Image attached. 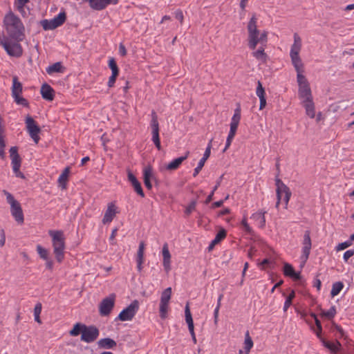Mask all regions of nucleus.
I'll use <instances>...</instances> for the list:
<instances>
[{
    "mask_svg": "<svg viewBox=\"0 0 354 354\" xmlns=\"http://www.w3.org/2000/svg\"><path fill=\"white\" fill-rule=\"evenodd\" d=\"M10 156L11 158V165L12 168L21 167V158L18 153V148L17 147H12L10 150Z\"/></svg>",
    "mask_w": 354,
    "mask_h": 354,
    "instance_id": "4468645a",
    "label": "nucleus"
},
{
    "mask_svg": "<svg viewBox=\"0 0 354 354\" xmlns=\"http://www.w3.org/2000/svg\"><path fill=\"white\" fill-rule=\"evenodd\" d=\"M219 309H220V304H217L216 307L215 308L214 311V319L215 324H217V322H218Z\"/></svg>",
    "mask_w": 354,
    "mask_h": 354,
    "instance_id": "774afa93",
    "label": "nucleus"
},
{
    "mask_svg": "<svg viewBox=\"0 0 354 354\" xmlns=\"http://www.w3.org/2000/svg\"><path fill=\"white\" fill-rule=\"evenodd\" d=\"M323 344L326 348L330 349L332 351L335 352L337 350L336 346L333 343H330L329 342L323 341Z\"/></svg>",
    "mask_w": 354,
    "mask_h": 354,
    "instance_id": "13d9d810",
    "label": "nucleus"
},
{
    "mask_svg": "<svg viewBox=\"0 0 354 354\" xmlns=\"http://www.w3.org/2000/svg\"><path fill=\"white\" fill-rule=\"evenodd\" d=\"M291 58L292 63L295 68L296 71H302L303 70V64L301 59L299 57V55H290Z\"/></svg>",
    "mask_w": 354,
    "mask_h": 354,
    "instance_id": "2f4dec72",
    "label": "nucleus"
},
{
    "mask_svg": "<svg viewBox=\"0 0 354 354\" xmlns=\"http://www.w3.org/2000/svg\"><path fill=\"white\" fill-rule=\"evenodd\" d=\"M185 322L187 324H192L194 323L192 315L189 309V304H187L185 308Z\"/></svg>",
    "mask_w": 354,
    "mask_h": 354,
    "instance_id": "09e8293b",
    "label": "nucleus"
},
{
    "mask_svg": "<svg viewBox=\"0 0 354 354\" xmlns=\"http://www.w3.org/2000/svg\"><path fill=\"white\" fill-rule=\"evenodd\" d=\"M171 288H170V287L167 288L162 292L161 297H160V308H159L160 317L162 319H165L167 317L168 307H169V302L171 299Z\"/></svg>",
    "mask_w": 354,
    "mask_h": 354,
    "instance_id": "1a4fd4ad",
    "label": "nucleus"
},
{
    "mask_svg": "<svg viewBox=\"0 0 354 354\" xmlns=\"http://www.w3.org/2000/svg\"><path fill=\"white\" fill-rule=\"evenodd\" d=\"M97 344L98 348L101 349H112L117 346L116 342L109 337L102 338Z\"/></svg>",
    "mask_w": 354,
    "mask_h": 354,
    "instance_id": "4be33fe9",
    "label": "nucleus"
},
{
    "mask_svg": "<svg viewBox=\"0 0 354 354\" xmlns=\"http://www.w3.org/2000/svg\"><path fill=\"white\" fill-rule=\"evenodd\" d=\"M118 0H89L90 7L95 10L105 9L109 5H116Z\"/></svg>",
    "mask_w": 354,
    "mask_h": 354,
    "instance_id": "f8f14e48",
    "label": "nucleus"
},
{
    "mask_svg": "<svg viewBox=\"0 0 354 354\" xmlns=\"http://www.w3.org/2000/svg\"><path fill=\"white\" fill-rule=\"evenodd\" d=\"M8 37L17 41L24 39V26L21 20L12 12L7 14L3 19Z\"/></svg>",
    "mask_w": 354,
    "mask_h": 354,
    "instance_id": "f257e3e1",
    "label": "nucleus"
},
{
    "mask_svg": "<svg viewBox=\"0 0 354 354\" xmlns=\"http://www.w3.org/2000/svg\"><path fill=\"white\" fill-rule=\"evenodd\" d=\"M151 140L154 143L156 148L160 150L161 149L160 140L159 137V130L151 131Z\"/></svg>",
    "mask_w": 354,
    "mask_h": 354,
    "instance_id": "c9c22d12",
    "label": "nucleus"
},
{
    "mask_svg": "<svg viewBox=\"0 0 354 354\" xmlns=\"http://www.w3.org/2000/svg\"><path fill=\"white\" fill-rule=\"evenodd\" d=\"M344 283L342 281H337L333 283L330 295L332 297L337 295L343 289Z\"/></svg>",
    "mask_w": 354,
    "mask_h": 354,
    "instance_id": "473e14b6",
    "label": "nucleus"
},
{
    "mask_svg": "<svg viewBox=\"0 0 354 354\" xmlns=\"http://www.w3.org/2000/svg\"><path fill=\"white\" fill-rule=\"evenodd\" d=\"M234 136L235 135L231 134L230 133H228L223 151H225L230 147V146L231 145L232 141L234 138Z\"/></svg>",
    "mask_w": 354,
    "mask_h": 354,
    "instance_id": "4d7b16f0",
    "label": "nucleus"
},
{
    "mask_svg": "<svg viewBox=\"0 0 354 354\" xmlns=\"http://www.w3.org/2000/svg\"><path fill=\"white\" fill-rule=\"evenodd\" d=\"M275 185L277 187L276 192L277 198L275 207L278 208L281 200V192L287 190L288 189H289V187L287 185H286L283 183V181L279 178H277L275 179Z\"/></svg>",
    "mask_w": 354,
    "mask_h": 354,
    "instance_id": "f3484780",
    "label": "nucleus"
},
{
    "mask_svg": "<svg viewBox=\"0 0 354 354\" xmlns=\"http://www.w3.org/2000/svg\"><path fill=\"white\" fill-rule=\"evenodd\" d=\"M14 98L15 102L17 104L22 105L24 106H28V102L26 99L19 95H17V97H12Z\"/></svg>",
    "mask_w": 354,
    "mask_h": 354,
    "instance_id": "603ef678",
    "label": "nucleus"
},
{
    "mask_svg": "<svg viewBox=\"0 0 354 354\" xmlns=\"http://www.w3.org/2000/svg\"><path fill=\"white\" fill-rule=\"evenodd\" d=\"M40 92L44 100L52 101L54 99V90L48 84L45 83L41 86Z\"/></svg>",
    "mask_w": 354,
    "mask_h": 354,
    "instance_id": "412c9836",
    "label": "nucleus"
},
{
    "mask_svg": "<svg viewBox=\"0 0 354 354\" xmlns=\"http://www.w3.org/2000/svg\"><path fill=\"white\" fill-rule=\"evenodd\" d=\"M81 334V341L90 344L95 342L100 335L99 329L94 325L87 326L82 323H76L69 331V335L76 337Z\"/></svg>",
    "mask_w": 354,
    "mask_h": 354,
    "instance_id": "f03ea898",
    "label": "nucleus"
},
{
    "mask_svg": "<svg viewBox=\"0 0 354 354\" xmlns=\"http://www.w3.org/2000/svg\"><path fill=\"white\" fill-rule=\"evenodd\" d=\"M118 75V74H117V73H111V75L109 77V81L107 83V85L109 88H111L114 86Z\"/></svg>",
    "mask_w": 354,
    "mask_h": 354,
    "instance_id": "6e6d98bb",
    "label": "nucleus"
},
{
    "mask_svg": "<svg viewBox=\"0 0 354 354\" xmlns=\"http://www.w3.org/2000/svg\"><path fill=\"white\" fill-rule=\"evenodd\" d=\"M275 185L277 187L276 192L277 198L275 207L278 208L281 200V192L287 190L288 189H289V187L287 185H286L283 183V181L279 178H277L275 179Z\"/></svg>",
    "mask_w": 354,
    "mask_h": 354,
    "instance_id": "dca6fc26",
    "label": "nucleus"
},
{
    "mask_svg": "<svg viewBox=\"0 0 354 354\" xmlns=\"http://www.w3.org/2000/svg\"><path fill=\"white\" fill-rule=\"evenodd\" d=\"M266 212V211L261 209L257 212L254 213L251 216L252 219L257 222L260 228H263L266 226L265 214Z\"/></svg>",
    "mask_w": 354,
    "mask_h": 354,
    "instance_id": "5701e85b",
    "label": "nucleus"
},
{
    "mask_svg": "<svg viewBox=\"0 0 354 354\" xmlns=\"http://www.w3.org/2000/svg\"><path fill=\"white\" fill-rule=\"evenodd\" d=\"M151 120L150 122V126L151 127V131L153 130H160L159 129V123L158 120V115L154 111H152L151 114Z\"/></svg>",
    "mask_w": 354,
    "mask_h": 354,
    "instance_id": "4c0bfd02",
    "label": "nucleus"
},
{
    "mask_svg": "<svg viewBox=\"0 0 354 354\" xmlns=\"http://www.w3.org/2000/svg\"><path fill=\"white\" fill-rule=\"evenodd\" d=\"M143 176H144V180L150 179L152 176L151 168H149V167L145 168L144 170Z\"/></svg>",
    "mask_w": 354,
    "mask_h": 354,
    "instance_id": "0e129e2a",
    "label": "nucleus"
},
{
    "mask_svg": "<svg viewBox=\"0 0 354 354\" xmlns=\"http://www.w3.org/2000/svg\"><path fill=\"white\" fill-rule=\"evenodd\" d=\"M290 196H291V192L290 191V189H288L286 191L281 192V201H283L284 202L285 205H286L285 208H287Z\"/></svg>",
    "mask_w": 354,
    "mask_h": 354,
    "instance_id": "a18cd8bd",
    "label": "nucleus"
},
{
    "mask_svg": "<svg viewBox=\"0 0 354 354\" xmlns=\"http://www.w3.org/2000/svg\"><path fill=\"white\" fill-rule=\"evenodd\" d=\"M108 65L110 69L111 70L112 73L119 74V68L113 57L109 58Z\"/></svg>",
    "mask_w": 354,
    "mask_h": 354,
    "instance_id": "c03bdc74",
    "label": "nucleus"
},
{
    "mask_svg": "<svg viewBox=\"0 0 354 354\" xmlns=\"http://www.w3.org/2000/svg\"><path fill=\"white\" fill-rule=\"evenodd\" d=\"M0 46L11 57H20L23 55V48L19 41H12V39L6 35L0 37Z\"/></svg>",
    "mask_w": 354,
    "mask_h": 354,
    "instance_id": "39448f33",
    "label": "nucleus"
},
{
    "mask_svg": "<svg viewBox=\"0 0 354 354\" xmlns=\"http://www.w3.org/2000/svg\"><path fill=\"white\" fill-rule=\"evenodd\" d=\"M145 247V243L143 241H141L139 244L136 259L143 260Z\"/></svg>",
    "mask_w": 354,
    "mask_h": 354,
    "instance_id": "864d4df0",
    "label": "nucleus"
},
{
    "mask_svg": "<svg viewBox=\"0 0 354 354\" xmlns=\"http://www.w3.org/2000/svg\"><path fill=\"white\" fill-rule=\"evenodd\" d=\"M40 24L45 30L55 29V26L53 24V20L43 19L40 21Z\"/></svg>",
    "mask_w": 354,
    "mask_h": 354,
    "instance_id": "58836bf2",
    "label": "nucleus"
},
{
    "mask_svg": "<svg viewBox=\"0 0 354 354\" xmlns=\"http://www.w3.org/2000/svg\"><path fill=\"white\" fill-rule=\"evenodd\" d=\"M53 20V24L55 28L61 26L66 20V14L65 11L60 12L57 16H55Z\"/></svg>",
    "mask_w": 354,
    "mask_h": 354,
    "instance_id": "7c9ffc66",
    "label": "nucleus"
},
{
    "mask_svg": "<svg viewBox=\"0 0 354 354\" xmlns=\"http://www.w3.org/2000/svg\"><path fill=\"white\" fill-rule=\"evenodd\" d=\"M302 71H297V79L299 86L306 84H309L308 80H306V77L301 74Z\"/></svg>",
    "mask_w": 354,
    "mask_h": 354,
    "instance_id": "49530a36",
    "label": "nucleus"
},
{
    "mask_svg": "<svg viewBox=\"0 0 354 354\" xmlns=\"http://www.w3.org/2000/svg\"><path fill=\"white\" fill-rule=\"evenodd\" d=\"M252 55L256 59L262 61H265L267 57V55L265 53L264 48L263 46L259 47L257 50L252 53Z\"/></svg>",
    "mask_w": 354,
    "mask_h": 354,
    "instance_id": "e433bc0d",
    "label": "nucleus"
},
{
    "mask_svg": "<svg viewBox=\"0 0 354 354\" xmlns=\"http://www.w3.org/2000/svg\"><path fill=\"white\" fill-rule=\"evenodd\" d=\"M256 94L259 97L260 100L259 109L262 110L266 105V98L265 89L263 87L262 84L260 81L257 82Z\"/></svg>",
    "mask_w": 354,
    "mask_h": 354,
    "instance_id": "6ab92c4d",
    "label": "nucleus"
},
{
    "mask_svg": "<svg viewBox=\"0 0 354 354\" xmlns=\"http://www.w3.org/2000/svg\"><path fill=\"white\" fill-rule=\"evenodd\" d=\"M37 252L39 255L40 258L44 260H48V251L43 248L41 245H37Z\"/></svg>",
    "mask_w": 354,
    "mask_h": 354,
    "instance_id": "ea45409f",
    "label": "nucleus"
},
{
    "mask_svg": "<svg viewBox=\"0 0 354 354\" xmlns=\"http://www.w3.org/2000/svg\"><path fill=\"white\" fill-rule=\"evenodd\" d=\"M22 84L18 80V77L15 76L12 78V96L17 97L22 93Z\"/></svg>",
    "mask_w": 354,
    "mask_h": 354,
    "instance_id": "c85d7f7f",
    "label": "nucleus"
},
{
    "mask_svg": "<svg viewBox=\"0 0 354 354\" xmlns=\"http://www.w3.org/2000/svg\"><path fill=\"white\" fill-rule=\"evenodd\" d=\"M3 194L6 196V201L10 205L11 215L16 222L19 224H23L24 216L20 203L15 199L14 196L8 192L4 190Z\"/></svg>",
    "mask_w": 354,
    "mask_h": 354,
    "instance_id": "423d86ee",
    "label": "nucleus"
},
{
    "mask_svg": "<svg viewBox=\"0 0 354 354\" xmlns=\"http://www.w3.org/2000/svg\"><path fill=\"white\" fill-rule=\"evenodd\" d=\"M295 297L294 290H292L289 295L286 297L283 305V310L286 312L292 304V301Z\"/></svg>",
    "mask_w": 354,
    "mask_h": 354,
    "instance_id": "79ce46f5",
    "label": "nucleus"
},
{
    "mask_svg": "<svg viewBox=\"0 0 354 354\" xmlns=\"http://www.w3.org/2000/svg\"><path fill=\"white\" fill-rule=\"evenodd\" d=\"M49 235L52 238L53 252L59 263H61L64 258L65 239L62 231L50 230Z\"/></svg>",
    "mask_w": 354,
    "mask_h": 354,
    "instance_id": "20e7f679",
    "label": "nucleus"
},
{
    "mask_svg": "<svg viewBox=\"0 0 354 354\" xmlns=\"http://www.w3.org/2000/svg\"><path fill=\"white\" fill-rule=\"evenodd\" d=\"M42 309L41 304L38 302L34 308V315H40Z\"/></svg>",
    "mask_w": 354,
    "mask_h": 354,
    "instance_id": "338daca9",
    "label": "nucleus"
},
{
    "mask_svg": "<svg viewBox=\"0 0 354 354\" xmlns=\"http://www.w3.org/2000/svg\"><path fill=\"white\" fill-rule=\"evenodd\" d=\"M29 0H17L16 6L18 10H22Z\"/></svg>",
    "mask_w": 354,
    "mask_h": 354,
    "instance_id": "bf43d9fd",
    "label": "nucleus"
},
{
    "mask_svg": "<svg viewBox=\"0 0 354 354\" xmlns=\"http://www.w3.org/2000/svg\"><path fill=\"white\" fill-rule=\"evenodd\" d=\"M257 19L253 15L250 19L248 24V46L250 49L254 50L258 44L265 45L268 41V32L266 31H260L257 29Z\"/></svg>",
    "mask_w": 354,
    "mask_h": 354,
    "instance_id": "7ed1b4c3",
    "label": "nucleus"
},
{
    "mask_svg": "<svg viewBox=\"0 0 354 354\" xmlns=\"http://www.w3.org/2000/svg\"><path fill=\"white\" fill-rule=\"evenodd\" d=\"M241 120V109L237 108L234 110V113L231 119L230 124H236L239 126Z\"/></svg>",
    "mask_w": 354,
    "mask_h": 354,
    "instance_id": "a19ab883",
    "label": "nucleus"
},
{
    "mask_svg": "<svg viewBox=\"0 0 354 354\" xmlns=\"http://www.w3.org/2000/svg\"><path fill=\"white\" fill-rule=\"evenodd\" d=\"M26 129L33 141L37 144L40 140L39 133L41 131L39 127L34 119L28 115L25 119Z\"/></svg>",
    "mask_w": 354,
    "mask_h": 354,
    "instance_id": "6e6552de",
    "label": "nucleus"
},
{
    "mask_svg": "<svg viewBox=\"0 0 354 354\" xmlns=\"http://www.w3.org/2000/svg\"><path fill=\"white\" fill-rule=\"evenodd\" d=\"M244 348L245 350L246 353L248 354L250 349L253 346V341L250 336L249 331H247L245 335V341H244Z\"/></svg>",
    "mask_w": 354,
    "mask_h": 354,
    "instance_id": "72a5a7b5",
    "label": "nucleus"
},
{
    "mask_svg": "<svg viewBox=\"0 0 354 354\" xmlns=\"http://www.w3.org/2000/svg\"><path fill=\"white\" fill-rule=\"evenodd\" d=\"M303 106L305 108L306 113L310 118H314L315 116V104L313 99L309 100L301 101Z\"/></svg>",
    "mask_w": 354,
    "mask_h": 354,
    "instance_id": "b1692460",
    "label": "nucleus"
},
{
    "mask_svg": "<svg viewBox=\"0 0 354 354\" xmlns=\"http://www.w3.org/2000/svg\"><path fill=\"white\" fill-rule=\"evenodd\" d=\"M69 173H70V167H67L63 170L62 173L59 175V176L58 178L57 181H58L59 185L62 189H66V183L68 181Z\"/></svg>",
    "mask_w": 354,
    "mask_h": 354,
    "instance_id": "c756f323",
    "label": "nucleus"
},
{
    "mask_svg": "<svg viewBox=\"0 0 354 354\" xmlns=\"http://www.w3.org/2000/svg\"><path fill=\"white\" fill-rule=\"evenodd\" d=\"M118 50H119V54L122 57H124L127 55V49L122 43L120 44Z\"/></svg>",
    "mask_w": 354,
    "mask_h": 354,
    "instance_id": "680f3d73",
    "label": "nucleus"
},
{
    "mask_svg": "<svg viewBox=\"0 0 354 354\" xmlns=\"http://www.w3.org/2000/svg\"><path fill=\"white\" fill-rule=\"evenodd\" d=\"M128 180L131 183L135 192L141 197H145V193L142 190L140 183L136 177L131 173H128Z\"/></svg>",
    "mask_w": 354,
    "mask_h": 354,
    "instance_id": "2eb2a0df",
    "label": "nucleus"
},
{
    "mask_svg": "<svg viewBox=\"0 0 354 354\" xmlns=\"http://www.w3.org/2000/svg\"><path fill=\"white\" fill-rule=\"evenodd\" d=\"M138 309L139 303L137 300H134L120 313L115 320L119 319L122 322L131 321L137 313Z\"/></svg>",
    "mask_w": 354,
    "mask_h": 354,
    "instance_id": "0eeeda50",
    "label": "nucleus"
},
{
    "mask_svg": "<svg viewBox=\"0 0 354 354\" xmlns=\"http://www.w3.org/2000/svg\"><path fill=\"white\" fill-rule=\"evenodd\" d=\"M312 243L310 239V232L309 230H306L304 232V240H303V248H302V259L304 262L307 261L310 253Z\"/></svg>",
    "mask_w": 354,
    "mask_h": 354,
    "instance_id": "9b49d317",
    "label": "nucleus"
},
{
    "mask_svg": "<svg viewBox=\"0 0 354 354\" xmlns=\"http://www.w3.org/2000/svg\"><path fill=\"white\" fill-rule=\"evenodd\" d=\"M115 214L116 210L115 205L113 203H109L102 218V223L104 224L111 223L113 221Z\"/></svg>",
    "mask_w": 354,
    "mask_h": 354,
    "instance_id": "aec40b11",
    "label": "nucleus"
},
{
    "mask_svg": "<svg viewBox=\"0 0 354 354\" xmlns=\"http://www.w3.org/2000/svg\"><path fill=\"white\" fill-rule=\"evenodd\" d=\"M196 206V201H192L186 207L185 211V214L187 216H189L194 210H195Z\"/></svg>",
    "mask_w": 354,
    "mask_h": 354,
    "instance_id": "5fc2aeb1",
    "label": "nucleus"
},
{
    "mask_svg": "<svg viewBox=\"0 0 354 354\" xmlns=\"http://www.w3.org/2000/svg\"><path fill=\"white\" fill-rule=\"evenodd\" d=\"M115 297V295L113 294L102 299L99 306L100 314L102 316H107L111 313L114 307Z\"/></svg>",
    "mask_w": 354,
    "mask_h": 354,
    "instance_id": "9d476101",
    "label": "nucleus"
},
{
    "mask_svg": "<svg viewBox=\"0 0 354 354\" xmlns=\"http://www.w3.org/2000/svg\"><path fill=\"white\" fill-rule=\"evenodd\" d=\"M221 178H222V176H221L220 179L218 180H217L215 186L213 187V189L212 190V192L206 198V199L205 201V204H208L209 203H210L212 201L214 192L218 189V187L221 185Z\"/></svg>",
    "mask_w": 354,
    "mask_h": 354,
    "instance_id": "37998d69",
    "label": "nucleus"
},
{
    "mask_svg": "<svg viewBox=\"0 0 354 354\" xmlns=\"http://www.w3.org/2000/svg\"><path fill=\"white\" fill-rule=\"evenodd\" d=\"M298 95L301 101L313 99L311 90L309 84L299 86Z\"/></svg>",
    "mask_w": 354,
    "mask_h": 354,
    "instance_id": "a211bd4d",
    "label": "nucleus"
},
{
    "mask_svg": "<svg viewBox=\"0 0 354 354\" xmlns=\"http://www.w3.org/2000/svg\"><path fill=\"white\" fill-rule=\"evenodd\" d=\"M12 171L17 177L22 178V179L25 178L24 174L20 171V167H17V169L13 168Z\"/></svg>",
    "mask_w": 354,
    "mask_h": 354,
    "instance_id": "69168bd1",
    "label": "nucleus"
},
{
    "mask_svg": "<svg viewBox=\"0 0 354 354\" xmlns=\"http://www.w3.org/2000/svg\"><path fill=\"white\" fill-rule=\"evenodd\" d=\"M241 225H243L245 232L250 233L252 232V228L250 227L249 224L247 222L245 218H243L241 221Z\"/></svg>",
    "mask_w": 354,
    "mask_h": 354,
    "instance_id": "e2e57ef3",
    "label": "nucleus"
},
{
    "mask_svg": "<svg viewBox=\"0 0 354 354\" xmlns=\"http://www.w3.org/2000/svg\"><path fill=\"white\" fill-rule=\"evenodd\" d=\"M226 231L224 229L221 230L216 234L215 238L211 241L207 249L208 251H211L213 250L214 246L218 244L221 241L224 239L226 236Z\"/></svg>",
    "mask_w": 354,
    "mask_h": 354,
    "instance_id": "cd10ccee",
    "label": "nucleus"
},
{
    "mask_svg": "<svg viewBox=\"0 0 354 354\" xmlns=\"http://www.w3.org/2000/svg\"><path fill=\"white\" fill-rule=\"evenodd\" d=\"M335 314L336 308L335 306H331L328 310L323 312V315L327 317L328 319L333 318Z\"/></svg>",
    "mask_w": 354,
    "mask_h": 354,
    "instance_id": "3c124183",
    "label": "nucleus"
},
{
    "mask_svg": "<svg viewBox=\"0 0 354 354\" xmlns=\"http://www.w3.org/2000/svg\"><path fill=\"white\" fill-rule=\"evenodd\" d=\"M354 255V250H348L344 254L343 259L344 261H347L350 257Z\"/></svg>",
    "mask_w": 354,
    "mask_h": 354,
    "instance_id": "052dcab7",
    "label": "nucleus"
},
{
    "mask_svg": "<svg viewBox=\"0 0 354 354\" xmlns=\"http://www.w3.org/2000/svg\"><path fill=\"white\" fill-rule=\"evenodd\" d=\"M295 271L293 267L288 263H286L283 266V274L285 276L290 277V276L293 274V272Z\"/></svg>",
    "mask_w": 354,
    "mask_h": 354,
    "instance_id": "8fccbe9b",
    "label": "nucleus"
},
{
    "mask_svg": "<svg viewBox=\"0 0 354 354\" xmlns=\"http://www.w3.org/2000/svg\"><path fill=\"white\" fill-rule=\"evenodd\" d=\"M62 65L61 62H56L52 65H50L46 68V72L48 74H52L54 73H59L62 71Z\"/></svg>",
    "mask_w": 354,
    "mask_h": 354,
    "instance_id": "f704fd0d",
    "label": "nucleus"
},
{
    "mask_svg": "<svg viewBox=\"0 0 354 354\" xmlns=\"http://www.w3.org/2000/svg\"><path fill=\"white\" fill-rule=\"evenodd\" d=\"M301 47V40L299 36L297 34H294V43L291 46L290 55H299Z\"/></svg>",
    "mask_w": 354,
    "mask_h": 354,
    "instance_id": "a878e982",
    "label": "nucleus"
},
{
    "mask_svg": "<svg viewBox=\"0 0 354 354\" xmlns=\"http://www.w3.org/2000/svg\"><path fill=\"white\" fill-rule=\"evenodd\" d=\"M162 257H163V266L166 271L170 270V259L171 254L167 243L164 244L162 247Z\"/></svg>",
    "mask_w": 354,
    "mask_h": 354,
    "instance_id": "bb28decb",
    "label": "nucleus"
},
{
    "mask_svg": "<svg viewBox=\"0 0 354 354\" xmlns=\"http://www.w3.org/2000/svg\"><path fill=\"white\" fill-rule=\"evenodd\" d=\"M211 147H212V145H211V141H210L209 143L207 145V147L205 149V151L204 152L203 158L199 160L197 167L194 170V173H193L194 177H196L200 171L203 167V166L205 163V161L209 157L210 153H211Z\"/></svg>",
    "mask_w": 354,
    "mask_h": 354,
    "instance_id": "ddd939ff",
    "label": "nucleus"
},
{
    "mask_svg": "<svg viewBox=\"0 0 354 354\" xmlns=\"http://www.w3.org/2000/svg\"><path fill=\"white\" fill-rule=\"evenodd\" d=\"M189 154V151H187L185 155L179 158H177L170 162L166 167L167 170H176L179 167L182 162L186 160Z\"/></svg>",
    "mask_w": 354,
    "mask_h": 354,
    "instance_id": "393cba45",
    "label": "nucleus"
},
{
    "mask_svg": "<svg viewBox=\"0 0 354 354\" xmlns=\"http://www.w3.org/2000/svg\"><path fill=\"white\" fill-rule=\"evenodd\" d=\"M353 244V241L351 240V238L344 241V242H342L341 243H339L336 247H335V250L336 251H341V250H343L348 247H350L351 245Z\"/></svg>",
    "mask_w": 354,
    "mask_h": 354,
    "instance_id": "de8ad7c7",
    "label": "nucleus"
}]
</instances>
